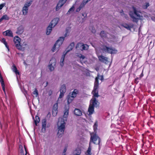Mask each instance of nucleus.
<instances>
[{"label": "nucleus", "mask_w": 155, "mask_h": 155, "mask_svg": "<svg viewBox=\"0 0 155 155\" xmlns=\"http://www.w3.org/2000/svg\"><path fill=\"white\" fill-rule=\"evenodd\" d=\"M25 155H26V154H25Z\"/></svg>", "instance_id": "680f3d73"}, {"label": "nucleus", "mask_w": 155, "mask_h": 155, "mask_svg": "<svg viewBox=\"0 0 155 155\" xmlns=\"http://www.w3.org/2000/svg\"><path fill=\"white\" fill-rule=\"evenodd\" d=\"M68 32H67L64 34V37H60L58 39L57 41L55 44L54 45L52 48V51L53 52H54L56 46L58 45V47L61 46L63 43L64 41V38L66 37L67 35Z\"/></svg>", "instance_id": "7ed1b4c3"}, {"label": "nucleus", "mask_w": 155, "mask_h": 155, "mask_svg": "<svg viewBox=\"0 0 155 155\" xmlns=\"http://www.w3.org/2000/svg\"><path fill=\"white\" fill-rule=\"evenodd\" d=\"M97 89H95V88H94L93 91H92V94H93L92 98H96V97H98L99 96V95L98 94V91L97 90Z\"/></svg>", "instance_id": "2eb2a0df"}, {"label": "nucleus", "mask_w": 155, "mask_h": 155, "mask_svg": "<svg viewBox=\"0 0 155 155\" xmlns=\"http://www.w3.org/2000/svg\"><path fill=\"white\" fill-rule=\"evenodd\" d=\"M74 42L71 43L67 48V49H68L67 51L64 54H65L66 55L67 52H69L71 50H72L73 49L74 46Z\"/></svg>", "instance_id": "f3484780"}, {"label": "nucleus", "mask_w": 155, "mask_h": 155, "mask_svg": "<svg viewBox=\"0 0 155 155\" xmlns=\"http://www.w3.org/2000/svg\"><path fill=\"white\" fill-rule=\"evenodd\" d=\"M78 92L79 91L78 90L74 89L71 94V93L69 94L68 97L67 101L68 103H70L73 100L74 98L76 96Z\"/></svg>", "instance_id": "423d86ee"}, {"label": "nucleus", "mask_w": 155, "mask_h": 155, "mask_svg": "<svg viewBox=\"0 0 155 155\" xmlns=\"http://www.w3.org/2000/svg\"><path fill=\"white\" fill-rule=\"evenodd\" d=\"M65 55L64 54L61 59V62L60 63V65L61 66H62L64 65V57L65 56Z\"/></svg>", "instance_id": "e433bc0d"}, {"label": "nucleus", "mask_w": 155, "mask_h": 155, "mask_svg": "<svg viewBox=\"0 0 155 155\" xmlns=\"http://www.w3.org/2000/svg\"><path fill=\"white\" fill-rule=\"evenodd\" d=\"M123 12V10H121V12H120V13H122V12Z\"/></svg>", "instance_id": "bf43d9fd"}, {"label": "nucleus", "mask_w": 155, "mask_h": 155, "mask_svg": "<svg viewBox=\"0 0 155 155\" xmlns=\"http://www.w3.org/2000/svg\"><path fill=\"white\" fill-rule=\"evenodd\" d=\"M102 50L104 52L111 54H115L117 52V50L115 48L108 47L106 45L103 46Z\"/></svg>", "instance_id": "39448f33"}, {"label": "nucleus", "mask_w": 155, "mask_h": 155, "mask_svg": "<svg viewBox=\"0 0 155 155\" xmlns=\"http://www.w3.org/2000/svg\"><path fill=\"white\" fill-rule=\"evenodd\" d=\"M98 58L99 60L103 62L106 63L107 61V58L105 57L102 55L99 56Z\"/></svg>", "instance_id": "aec40b11"}, {"label": "nucleus", "mask_w": 155, "mask_h": 155, "mask_svg": "<svg viewBox=\"0 0 155 155\" xmlns=\"http://www.w3.org/2000/svg\"><path fill=\"white\" fill-rule=\"evenodd\" d=\"M67 0H59L56 7V11H58L66 3Z\"/></svg>", "instance_id": "9b49d317"}, {"label": "nucleus", "mask_w": 155, "mask_h": 155, "mask_svg": "<svg viewBox=\"0 0 155 155\" xmlns=\"http://www.w3.org/2000/svg\"><path fill=\"white\" fill-rule=\"evenodd\" d=\"M1 86L2 87V90H3V91L4 92V94L6 96V97L7 96L6 95V92H5V85H2Z\"/></svg>", "instance_id": "c03bdc74"}, {"label": "nucleus", "mask_w": 155, "mask_h": 155, "mask_svg": "<svg viewBox=\"0 0 155 155\" xmlns=\"http://www.w3.org/2000/svg\"><path fill=\"white\" fill-rule=\"evenodd\" d=\"M101 141V139L97 134V133H93L91 135L90 143L91 142H93L94 144H99Z\"/></svg>", "instance_id": "20e7f679"}, {"label": "nucleus", "mask_w": 155, "mask_h": 155, "mask_svg": "<svg viewBox=\"0 0 155 155\" xmlns=\"http://www.w3.org/2000/svg\"><path fill=\"white\" fill-rule=\"evenodd\" d=\"M21 39L18 36L15 37L14 39V41L15 44V46L18 50H21L22 48L20 45Z\"/></svg>", "instance_id": "0eeeda50"}, {"label": "nucleus", "mask_w": 155, "mask_h": 155, "mask_svg": "<svg viewBox=\"0 0 155 155\" xmlns=\"http://www.w3.org/2000/svg\"><path fill=\"white\" fill-rule=\"evenodd\" d=\"M69 109H65L64 112V114L63 117H59L58 121L60 122L61 125L58 128V132L57 136L58 137H61L63 135L64 130L65 129V126L68 116L69 114Z\"/></svg>", "instance_id": "f257e3e1"}, {"label": "nucleus", "mask_w": 155, "mask_h": 155, "mask_svg": "<svg viewBox=\"0 0 155 155\" xmlns=\"http://www.w3.org/2000/svg\"><path fill=\"white\" fill-rule=\"evenodd\" d=\"M49 65V68L51 71H53L54 70V66L56 64L55 60L53 58L51 59Z\"/></svg>", "instance_id": "1a4fd4ad"}, {"label": "nucleus", "mask_w": 155, "mask_h": 155, "mask_svg": "<svg viewBox=\"0 0 155 155\" xmlns=\"http://www.w3.org/2000/svg\"><path fill=\"white\" fill-rule=\"evenodd\" d=\"M46 121L45 119H43L42 120L41 131L44 133H45L46 131Z\"/></svg>", "instance_id": "ddd939ff"}, {"label": "nucleus", "mask_w": 155, "mask_h": 155, "mask_svg": "<svg viewBox=\"0 0 155 155\" xmlns=\"http://www.w3.org/2000/svg\"><path fill=\"white\" fill-rule=\"evenodd\" d=\"M1 41L3 43V44L5 45V47L9 50V47L7 45V44L6 41L5 39V38H3L2 39Z\"/></svg>", "instance_id": "7c9ffc66"}, {"label": "nucleus", "mask_w": 155, "mask_h": 155, "mask_svg": "<svg viewBox=\"0 0 155 155\" xmlns=\"http://www.w3.org/2000/svg\"><path fill=\"white\" fill-rule=\"evenodd\" d=\"M24 147L25 150V154H26V155L27 154V148L26 147H25V145H24Z\"/></svg>", "instance_id": "8fccbe9b"}, {"label": "nucleus", "mask_w": 155, "mask_h": 155, "mask_svg": "<svg viewBox=\"0 0 155 155\" xmlns=\"http://www.w3.org/2000/svg\"><path fill=\"white\" fill-rule=\"evenodd\" d=\"M133 11H130L129 15L130 18L132 19L133 22L137 23L139 20L141 19L142 16H140V12L138 11L136 8L133 6L132 7Z\"/></svg>", "instance_id": "f03ea898"}, {"label": "nucleus", "mask_w": 155, "mask_h": 155, "mask_svg": "<svg viewBox=\"0 0 155 155\" xmlns=\"http://www.w3.org/2000/svg\"><path fill=\"white\" fill-rule=\"evenodd\" d=\"M84 15H85V14L84 13H82V15L83 16H84V17H85V16H84Z\"/></svg>", "instance_id": "6e6d98bb"}, {"label": "nucleus", "mask_w": 155, "mask_h": 155, "mask_svg": "<svg viewBox=\"0 0 155 155\" xmlns=\"http://www.w3.org/2000/svg\"><path fill=\"white\" fill-rule=\"evenodd\" d=\"M121 25L127 30H130L131 28L133 27L134 25L132 24L131 26H130L128 24L125 23L122 24Z\"/></svg>", "instance_id": "5701e85b"}, {"label": "nucleus", "mask_w": 155, "mask_h": 155, "mask_svg": "<svg viewBox=\"0 0 155 155\" xmlns=\"http://www.w3.org/2000/svg\"><path fill=\"white\" fill-rule=\"evenodd\" d=\"M139 79H140L139 78H138V77H137V78H136L135 79V80H134V82L136 84H137L138 82H139V81H138V80Z\"/></svg>", "instance_id": "a18cd8bd"}, {"label": "nucleus", "mask_w": 155, "mask_h": 155, "mask_svg": "<svg viewBox=\"0 0 155 155\" xmlns=\"http://www.w3.org/2000/svg\"><path fill=\"white\" fill-rule=\"evenodd\" d=\"M86 153L88 155H91V151L89 150H87L86 152Z\"/></svg>", "instance_id": "09e8293b"}, {"label": "nucleus", "mask_w": 155, "mask_h": 155, "mask_svg": "<svg viewBox=\"0 0 155 155\" xmlns=\"http://www.w3.org/2000/svg\"><path fill=\"white\" fill-rule=\"evenodd\" d=\"M13 70L16 74H19V72L17 70V69L16 66L15 65H13Z\"/></svg>", "instance_id": "c756f323"}, {"label": "nucleus", "mask_w": 155, "mask_h": 155, "mask_svg": "<svg viewBox=\"0 0 155 155\" xmlns=\"http://www.w3.org/2000/svg\"><path fill=\"white\" fill-rule=\"evenodd\" d=\"M2 19L1 18H0V23L2 21Z\"/></svg>", "instance_id": "13d9d810"}, {"label": "nucleus", "mask_w": 155, "mask_h": 155, "mask_svg": "<svg viewBox=\"0 0 155 155\" xmlns=\"http://www.w3.org/2000/svg\"><path fill=\"white\" fill-rule=\"evenodd\" d=\"M2 20L4 19L5 20H8L9 19V17H8L7 15H3L1 18Z\"/></svg>", "instance_id": "c9c22d12"}, {"label": "nucleus", "mask_w": 155, "mask_h": 155, "mask_svg": "<svg viewBox=\"0 0 155 155\" xmlns=\"http://www.w3.org/2000/svg\"><path fill=\"white\" fill-rule=\"evenodd\" d=\"M99 75H97V77H96L95 78V81L94 84V88H95V89H97L99 86Z\"/></svg>", "instance_id": "dca6fc26"}, {"label": "nucleus", "mask_w": 155, "mask_h": 155, "mask_svg": "<svg viewBox=\"0 0 155 155\" xmlns=\"http://www.w3.org/2000/svg\"><path fill=\"white\" fill-rule=\"evenodd\" d=\"M91 101H92V104H91L92 105H93L94 107H97L98 105V104H97L98 102L96 98L93 97L91 99Z\"/></svg>", "instance_id": "a211bd4d"}, {"label": "nucleus", "mask_w": 155, "mask_h": 155, "mask_svg": "<svg viewBox=\"0 0 155 155\" xmlns=\"http://www.w3.org/2000/svg\"><path fill=\"white\" fill-rule=\"evenodd\" d=\"M97 124L96 122L94 123V126H93V128L94 130V132L95 133H97Z\"/></svg>", "instance_id": "f704fd0d"}, {"label": "nucleus", "mask_w": 155, "mask_h": 155, "mask_svg": "<svg viewBox=\"0 0 155 155\" xmlns=\"http://www.w3.org/2000/svg\"><path fill=\"white\" fill-rule=\"evenodd\" d=\"M91 0H83L82 2L86 4L88 2Z\"/></svg>", "instance_id": "de8ad7c7"}, {"label": "nucleus", "mask_w": 155, "mask_h": 155, "mask_svg": "<svg viewBox=\"0 0 155 155\" xmlns=\"http://www.w3.org/2000/svg\"><path fill=\"white\" fill-rule=\"evenodd\" d=\"M74 114L77 116H81L82 115L81 111L79 109L76 108L74 110Z\"/></svg>", "instance_id": "412c9836"}, {"label": "nucleus", "mask_w": 155, "mask_h": 155, "mask_svg": "<svg viewBox=\"0 0 155 155\" xmlns=\"http://www.w3.org/2000/svg\"><path fill=\"white\" fill-rule=\"evenodd\" d=\"M85 16H87V14H85Z\"/></svg>", "instance_id": "052dcab7"}, {"label": "nucleus", "mask_w": 155, "mask_h": 155, "mask_svg": "<svg viewBox=\"0 0 155 155\" xmlns=\"http://www.w3.org/2000/svg\"><path fill=\"white\" fill-rule=\"evenodd\" d=\"M32 2V0H30L29 1V2H26L24 5V7H26V8H28V7L30 6Z\"/></svg>", "instance_id": "473e14b6"}, {"label": "nucleus", "mask_w": 155, "mask_h": 155, "mask_svg": "<svg viewBox=\"0 0 155 155\" xmlns=\"http://www.w3.org/2000/svg\"><path fill=\"white\" fill-rule=\"evenodd\" d=\"M86 4L84 3L83 2H82L81 4L79 6L76 8V11L77 12H79L80 10L83 8L85 6Z\"/></svg>", "instance_id": "4be33fe9"}, {"label": "nucleus", "mask_w": 155, "mask_h": 155, "mask_svg": "<svg viewBox=\"0 0 155 155\" xmlns=\"http://www.w3.org/2000/svg\"><path fill=\"white\" fill-rule=\"evenodd\" d=\"M149 6V3H146L145 5L143 6V8L144 9H147V7Z\"/></svg>", "instance_id": "37998d69"}, {"label": "nucleus", "mask_w": 155, "mask_h": 155, "mask_svg": "<svg viewBox=\"0 0 155 155\" xmlns=\"http://www.w3.org/2000/svg\"><path fill=\"white\" fill-rule=\"evenodd\" d=\"M83 43H78L76 46V48L78 50L82 51V47Z\"/></svg>", "instance_id": "a878e982"}, {"label": "nucleus", "mask_w": 155, "mask_h": 155, "mask_svg": "<svg viewBox=\"0 0 155 155\" xmlns=\"http://www.w3.org/2000/svg\"><path fill=\"white\" fill-rule=\"evenodd\" d=\"M20 155H25L24 153V151L23 149L22 146H21V147L20 149Z\"/></svg>", "instance_id": "79ce46f5"}, {"label": "nucleus", "mask_w": 155, "mask_h": 155, "mask_svg": "<svg viewBox=\"0 0 155 155\" xmlns=\"http://www.w3.org/2000/svg\"><path fill=\"white\" fill-rule=\"evenodd\" d=\"M32 93L33 94L35 95V97H37L38 95V91L37 90L36 88H35V91H34Z\"/></svg>", "instance_id": "4c0bfd02"}, {"label": "nucleus", "mask_w": 155, "mask_h": 155, "mask_svg": "<svg viewBox=\"0 0 155 155\" xmlns=\"http://www.w3.org/2000/svg\"><path fill=\"white\" fill-rule=\"evenodd\" d=\"M50 127V125L48 124H47V127Z\"/></svg>", "instance_id": "4d7b16f0"}, {"label": "nucleus", "mask_w": 155, "mask_h": 155, "mask_svg": "<svg viewBox=\"0 0 155 155\" xmlns=\"http://www.w3.org/2000/svg\"><path fill=\"white\" fill-rule=\"evenodd\" d=\"M66 91V87L65 84L62 85L60 88V93L59 96V98H62L64 95V94Z\"/></svg>", "instance_id": "9d476101"}, {"label": "nucleus", "mask_w": 155, "mask_h": 155, "mask_svg": "<svg viewBox=\"0 0 155 155\" xmlns=\"http://www.w3.org/2000/svg\"><path fill=\"white\" fill-rule=\"evenodd\" d=\"M58 103L55 104L54 105L52 109V115L53 116H56L58 112Z\"/></svg>", "instance_id": "f8f14e48"}, {"label": "nucleus", "mask_w": 155, "mask_h": 155, "mask_svg": "<svg viewBox=\"0 0 155 155\" xmlns=\"http://www.w3.org/2000/svg\"><path fill=\"white\" fill-rule=\"evenodd\" d=\"M100 35L103 38H105L107 37V33H106L104 31H102L101 32Z\"/></svg>", "instance_id": "cd10ccee"}, {"label": "nucleus", "mask_w": 155, "mask_h": 155, "mask_svg": "<svg viewBox=\"0 0 155 155\" xmlns=\"http://www.w3.org/2000/svg\"><path fill=\"white\" fill-rule=\"evenodd\" d=\"M88 49V45H84L83 44V46L82 47V51L83 50H87Z\"/></svg>", "instance_id": "58836bf2"}, {"label": "nucleus", "mask_w": 155, "mask_h": 155, "mask_svg": "<svg viewBox=\"0 0 155 155\" xmlns=\"http://www.w3.org/2000/svg\"><path fill=\"white\" fill-rule=\"evenodd\" d=\"M75 151L77 152L76 153L75 155H80L81 153V150L79 149H77L75 150Z\"/></svg>", "instance_id": "ea45409f"}, {"label": "nucleus", "mask_w": 155, "mask_h": 155, "mask_svg": "<svg viewBox=\"0 0 155 155\" xmlns=\"http://www.w3.org/2000/svg\"><path fill=\"white\" fill-rule=\"evenodd\" d=\"M76 56L80 58L81 62L82 64L85 63L87 62V58L81 54L76 53Z\"/></svg>", "instance_id": "6e6552de"}, {"label": "nucleus", "mask_w": 155, "mask_h": 155, "mask_svg": "<svg viewBox=\"0 0 155 155\" xmlns=\"http://www.w3.org/2000/svg\"><path fill=\"white\" fill-rule=\"evenodd\" d=\"M94 111V107L90 104L88 109V112L89 113V115L92 114Z\"/></svg>", "instance_id": "6ab92c4d"}, {"label": "nucleus", "mask_w": 155, "mask_h": 155, "mask_svg": "<svg viewBox=\"0 0 155 155\" xmlns=\"http://www.w3.org/2000/svg\"><path fill=\"white\" fill-rule=\"evenodd\" d=\"M88 150H89L90 151H91V144H90V143H89V147L88 148Z\"/></svg>", "instance_id": "603ef678"}, {"label": "nucleus", "mask_w": 155, "mask_h": 155, "mask_svg": "<svg viewBox=\"0 0 155 155\" xmlns=\"http://www.w3.org/2000/svg\"><path fill=\"white\" fill-rule=\"evenodd\" d=\"M34 122L36 126H37L38 124L39 123L40 121L39 117L36 115L35 117V119H34Z\"/></svg>", "instance_id": "c85d7f7f"}, {"label": "nucleus", "mask_w": 155, "mask_h": 155, "mask_svg": "<svg viewBox=\"0 0 155 155\" xmlns=\"http://www.w3.org/2000/svg\"><path fill=\"white\" fill-rule=\"evenodd\" d=\"M24 28L22 26L18 27L17 29V33L18 34H21L23 32Z\"/></svg>", "instance_id": "bb28decb"}, {"label": "nucleus", "mask_w": 155, "mask_h": 155, "mask_svg": "<svg viewBox=\"0 0 155 155\" xmlns=\"http://www.w3.org/2000/svg\"><path fill=\"white\" fill-rule=\"evenodd\" d=\"M4 33H5V35L6 36H8L11 37H13V33L10 30H7L5 31Z\"/></svg>", "instance_id": "b1692460"}, {"label": "nucleus", "mask_w": 155, "mask_h": 155, "mask_svg": "<svg viewBox=\"0 0 155 155\" xmlns=\"http://www.w3.org/2000/svg\"><path fill=\"white\" fill-rule=\"evenodd\" d=\"M59 21V18H55L51 21L50 25L51 26L54 27L58 24Z\"/></svg>", "instance_id": "4468645a"}, {"label": "nucleus", "mask_w": 155, "mask_h": 155, "mask_svg": "<svg viewBox=\"0 0 155 155\" xmlns=\"http://www.w3.org/2000/svg\"><path fill=\"white\" fill-rule=\"evenodd\" d=\"M67 151V148H64V150L63 151V153H65Z\"/></svg>", "instance_id": "5fc2aeb1"}, {"label": "nucleus", "mask_w": 155, "mask_h": 155, "mask_svg": "<svg viewBox=\"0 0 155 155\" xmlns=\"http://www.w3.org/2000/svg\"><path fill=\"white\" fill-rule=\"evenodd\" d=\"M28 8L23 7L22 8L23 14L24 15H26L28 13Z\"/></svg>", "instance_id": "72a5a7b5"}, {"label": "nucleus", "mask_w": 155, "mask_h": 155, "mask_svg": "<svg viewBox=\"0 0 155 155\" xmlns=\"http://www.w3.org/2000/svg\"><path fill=\"white\" fill-rule=\"evenodd\" d=\"M5 4H0V10L2 9L3 8Z\"/></svg>", "instance_id": "49530a36"}, {"label": "nucleus", "mask_w": 155, "mask_h": 155, "mask_svg": "<svg viewBox=\"0 0 155 155\" xmlns=\"http://www.w3.org/2000/svg\"><path fill=\"white\" fill-rule=\"evenodd\" d=\"M74 5H73L72 6V7H71L68 10V11L67 13V15L70 14L71 12H73L74 11Z\"/></svg>", "instance_id": "2f4dec72"}, {"label": "nucleus", "mask_w": 155, "mask_h": 155, "mask_svg": "<svg viewBox=\"0 0 155 155\" xmlns=\"http://www.w3.org/2000/svg\"><path fill=\"white\" fill-rule=\"evenodd\" d=\"M90 29L91 30V32L93 33H95L96 32V30L95 28L93 26H91Z\"/></svg>", "instance_id": "a19ab883"}, {"label": "nucleus", "mask_w": 155, "mask_h": 155, "mask_svg": "<svg viewBox=\"0 0 155 155\" xmlns=\"http://www.w3.org/2000/svg\"><path fill=\"white\" fill-rule=\"evenodd\" d=\"M54 27L53 26H51L49 24V25L48 26L47 29L46 34L48 35L50 34L51 32L52 31V28Z\"/></svg>", "instance_id": "393cba45"}, {"label": "nucleus", "mask_w": 155, "mask_h": 155, "mask_svg": "<svg viewBox=\"0 0 155 155\" xmlns=\"http://www.w3.org/2000/svg\"><path fill=\"white\" fill-rule=\"evenodd\" d=\"M104 79L103 76V75H101V78L100 79L102 81Z\"/></svg>", "instance_id": "864d4df0"}, {"label": "nucleus", "mask_w": 155, "mask_h": 155, "mask_svg": "<svg viewBox=\"0 0 155 155\" xmlns=\"http://www.w3.org/2000/svg\"><path fill=\"white\" fill-rule=\"evenodd\" d=\"M143 76V71L142 72V73H141L140 75V77L139 78L140 79H141V78Z\"/></svg>", "instance_id": "3c124183"}]
</instances>
